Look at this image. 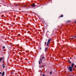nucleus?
I'll return each instance as SVG.
<instances>
[{"label": "nucleus", "mask_w": 76, "mask_h": 76, "mask_svg": "<svg viewBox=\"0 0 76 76\" xmlns=\"http://www.w3.org/2000/svg\"><path fill=\"white\" fill-rule=\"evenodd\" d=\"M69 70L70 72H72V71L73 70H72V67L69 66Z\"/></svg>", "instance_id": "obj_1"}, {"label": "nucleus", "mask_w": 76, "mask_h": 76, "mask_svg": "<svg viewBox=\"0 0 76 76\" xmlns=\"http://www.w3.org/2000/svg\"><path fill=\"white\" fill-rule=\"evenodd\" d=\"M31 6H32V7H35V4H33Z\"/></svg>", "instance_id": "obj_2"}, {"label": "nucleus", "mask_w": 76, "mask_h": 76, "mask_svg": "<svg viewBox=\"0 0 76 76\" xmlns=\"http://www.w3.org/2000/svg\"><path fill=\"white\" fill-rule=\"evenodd\" d=\"M50 41H51V39H49L47 42L48 43H50Z\"/></svg>", "instance_id": "obj_3"}, {"label": "nucleus", "mask_w": 76, "mask_h": 76, "mask_svg": "<svg viewBox=\"0 0 76 76\" xmlns=\"http://www.w3.org/2000/svg\"><path fill=\"white\" fill-rule=\"evenodd\" d=\"M74 65H75L74 63H73L71 65V66L72 68L73 67V66H74Z\"/></svg>", "instance_id": "obj_4"}, {"label": "nucleus", "mask_w": 76, "mask_h": 76, "mask_svg": "<svg viewBox=\"0 0 76 76\" xmlns=\"http://www.w3.org/2000/svg\"><path fill=\"white\" fill-rule=\"evenodd\" d=\"M48 49V48H45V51H47V50Z\"/></svg>", "instance_id": "obj_5"}, {"label": "nucleus", "mask_w": 76, "mask_h": 76, "mask_svg": "<svg viewBox=\"0 0 76 76\" xmlns=\"http://www.w3.org/2000/svg\"><path fill=\"white\" fill-rule=\"evenodd\" d=\"M4 72H3L2 74V75L1 76H4Z\"/></svg>", "instance_id": "obj_6"}, {"label": "nucleus", "mask_w": 76, "mask_h": 76, "mask_svg": "<svg viewBox=\"0 0 76 76\" xmlns=\"http://www.w3.org/2000/svg\"><path fill=\"white\" fill-rule=\"evenodd\" d=\"M49 43L47 42V46L48 47H49Z\"/></svg>", "instance_id": "obj_7"}, {"label": "nucleus", "mask_w": 76, "mask_h": 76, "mask_svg": "<svg viewBox=\"0 0 76 76\" xmlns=\"http://www.w3.org/2000/svg\"><path fill=\"white\" fill-rule=\"evenodd\" d=\"M2 59H3V58H0V62L1 61Z\"/></svg>", "instance_id": "obj_8"}, {"label": "nucleus", "mask_w": 76, "mask_h": 76, "mask_svg": "<svg viewBox=\"0 0 76 76\" xmlns=\"http://www.w3.org/2000/svg\"><path fill=\"white\" fill-rule=\"evenodd\" d=\"M2 66H3V68H4V67H5V66H4V64H3L2 65Z\"/></svg>", "instance_id": "obj_9"}, {"label": "nucleus", "mask_w": 76, "mask_h": 76, "mask_svg": "<svg viewBox=\"0 0 76 76\" xmlns=\"http://www.w3.org/2000/svg\"><path fill=\"white\" fill-rule=\"evenodd\" d=\"M60 18H62V17H63V15H61L60 16Z\"/></svg>", "instance_id": "obj_10"}, {"label": "nucleus", "mask_w": 76, "mask_h": 76, "mask_svg": "<svg viewBox=\"0 0 76 76\" xmlns=\"http://www.w3.org/2000/svg\"><path fill=\"white\" fill-rule=\"evenodd\" d=\"M2 48L3 49H4V48H5V47H4V46H3V47Z\"/></svg>", "instance_id": "obj_11"}, {"label": "nucleus", "mask_w": 76, "mask_h": 76, "mask_svg": "<svg viewBox=\"0 0 76 76\" xmlns=\"http://www.w3.org/2000/svg\"><path fill=\"white\" fill-rule=\"evenodd\" d=\"M52 74V71H51L50 72V75H51Z\"/></svg>", "instance_id": "obj_12"}, {"label": "nucleus", "mask_w": 76, "mask_h": 76, "mask_svg": "<svg viewBox=\"0 0 76 76\" xmlns=\"http://www.w3.org/2000/svg\"><path fill=\"white\" fill-rule=\"evenodd\" d=\"M69 63H71V61H70V60H69Z\"/></svg>", "instance_id": "obj_13"}, {"label": "nucleus", "mask_w": 76, "mask_h": 76, "mask_svg": "<svg viewBox=\"0 0 76 76\" xmlns=\"http://www.w3.org/2000/svg\"><path fill=\"white\" fill-rule=\"evenodd\" d=\"M42 76H46L45 75H44V74H43L42 75Z\"/></svg>", "instance_id": "obj_14"}, {"label": "nucleus", "mask_w": 76, "mask_h": 76, "mask_svg": "<svg viewBox=\"0 0 76 76\" xmlns=\"http://www.w3.org/2000/svg\"><path fill=\"white\" fill-rule=\"evenodd\" d=\"M39 64H41V62H40V61H39Z\"/></svg>", "instance_id": "obj_15"}, {"label": "nucleus", "mask_w": 76, "mask_h": 76, "mask_svg": "<svg viewBox=\"0 0 76 76\" xmlns=\"http://www.w3.org/2000/svg\"><path fill=\"white\" fill-rule=\"evenodd\" d=\"M43 58H44V57H42V59H43Z\"/></svg>", "instance_id": "obj_16"}, {"label": "nucleus", "mask_w": 76, "mask_h": 76, "mask_svg": "<svg viewBox=\"0 0 76 76\" xmlns=\"http://www.w3.org/2000/svg\"><path fill=\"white\" fill-rule=\"evenodd\" d=\"M40 61H41V62H42V60L41 59L40 60Z\"/></svg>", "instance_id": "obj_17"}, {"label": "nucleus", "mask_w": 76, "mask_h": 76, "mask_svg": "<svg viewBox=\"0 0 76 76\" xmlns=\"http://www.w3.org/2000/svg\"><path fill=\"white\" fill-rule=\"evenodd\" d=\"M45 44H47V42H45Z\"/></svg>", "instance_id": "obj_18"}, {"label": "nucleus", "mask_w": 76, "mask_h": 76, "mask_svg": "<svg viewBox=\"0 0 76 76\" xmlns=\"http://www.w3.org/2000/svg\"><path fill=\"white\" fill-rule=\"evenodd\" d=\"M2 73L1 72H0V75H1V74Z\"/></svg>", "instance_id": "obj_19"}, {"label": "nucleus", "mask_w": 76, "mask_h": 76, "mask_svg": "<svg viewBox=\"0 0 76 76\" xmlns=\"http://www.w3.org/2000/svg\"><path fill=\"white\" fill-rule=\"evenodd\" d=\"M71 39H73V38H72Z\"/></svg>", "instance_id": "obj_20"}, {"label": "nucleus", "mask_w": 76, "mask_h": 76, "mask_svg": "<svg viewBox=\"0 0 76 76\" xmlns=\"http://www.w3.org/2000/svg\"><path fill=\"white\" fill-rule=\"evenodd\" d=\"M76 36H75V37H74V38H76Z\"/></svg>", "instance_id": "obj_21"}, {"label": "nucleus", "mask_w": 76, "mask_h": 76, "mask_svg": "<svg viewBox=\"0 0 76 76\" xmlns=\"http://www.w3.org/2000/svg\"><path fill=\"white\" fill-rule=\"evenodd\" d=\"M40 68H42V67H41V66H40Z\"/></svg>", "instance_id": "obj_22"}, {"label": "nucleus", "mask_w": 76, "mask_h": 76, "mask_svg": "<svg viewBox=\"0 0 76 76\" xmlns=\"http://www.w3.org/2000/svg\"><path fill=\"white\" fill-rule=\"evenodd\" d=\"M75 67L76 68V65L75 66Z\"/></svg>", "instance_id": "obj_23"}, {"label": "nucleus", "mask_w": 76, "mask_h": 76, "mask_svg": "<svg viewBox=\"0 0 76 76\" xmlns=\"http://www.w3.org/2000/svg\"><path fill=\"white\" fill-rule=\"evenodd\" d=\"M14 17H16V16L15 15H14Z\"/></svg>", "instance_id": "obj_24"}, {"label": "nucleus", "mask_w": 76, "mask_h": 76, "mask_svg": "<svg viewBox=\"0 0 76 76\" xmlns=\"http://www.w3.org/2000/svg\"><path fill=\"white\" fill-rule=\"evenodd\" d=\"M40 49L41 50V48H40Z\"/></svg>", "instance_id": "obj_25"}, {"label": "nucleus", "mask_w": 76, "mask_h": 76, "mask_svg": "<svg viewBox=\"0 0 76 76\" xmlns=\"http://www.w3.org/2000/svg\"><path fill=\"white\" fill-rule=\"evenodd\" d=\"M72 58H70V59H71Z\"/></svg>", "instance_id": "obj_26"}, {"label": "nucleus", "mask_w": 76, "mask_h": 76, "mask_svg": "<svg viewBox=\"0 0 76 76\" xmlns=\"http://www.w3.org/2000/svg\"><path fill=\"white\" fill-rule=\"evenodd\" d=\"M16 6H18V5H17V4H16Z\"/></svg>", "instance_id": "obj_27"}, {"label": "nucleus", "mask_w": 76, "mask_h": 76, "mask_svg": "<svg viewBox=\"0 0 76 76\" xmlns=\"http://www.w3.org/2000/svg\"><path fill=\"white\" fill-rule=\"evenodd\" d=\"M75 23H76V21H75Z\"/></svg>", "instance_id": "obj_28"}, {"label": "nucleus", "mask_w": 76, "mask_h": 76, "mask_svg": "<svg viewBox=\"0 0 76 76\" xmlns=\"http://www.w3.org/2000/svg\"><path fill=\"white\" fill-rule=\"evenodd\" d=\"M41 56H42V55H41V56H40V57H41Z\"/></svg>", "instance_id": "obj_29"}, {"label": "nucleus", "mask_w": 76, "mask_h": 76, "mask_svg": "<svg viewBox=\"0 0 76 76\" xmlns=\"http://www.w3.org/2000/svg\"><path fill=\"white\" fill-rule=\"evenodd\" d=\"M68 22H69V21H68Z\"/></svg>", "instance_id": "obj_30"}, {"label": "nucleus", "mask_w": 76, "mask_h": 76, "mask_svg": "<svg viewBox=\"0 0 76 76\" xmlns=\"http://www.w3.org/2000/svg\"><path fill=\"white\" fill-rule=\"evenodd\" d=\"M48 32H49L48 31Z\"/></svg>", "instance_id": "obj_31"}, {"label": "nucleus", "mask_w": 76, "mask_h": 76, "mask_svg": "<svg viewBox=\"0 0 76 76\" xmlns=\"http://www.w3.org/2000/svg\"><path fill=\"white\" fill-rule=\"evenodd\" d=\"M4 58V57H3V58Z\"/></svg>", "instance_id": "obj_32"}, {"label": "nucleus", "mask_w": 76, "mask_h": 76, "mask_svg": "<svg viewBox=\"0 0 76 76\" xmlns=\"http://www.w3.org/2000/svg\"><path fill=\"white\" fill-rule=\"evenodd\" d=\"M4 18H5V17H4Z\"/></svg>", "instance_id": "obj_33"}]
</instances>
